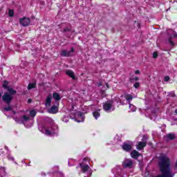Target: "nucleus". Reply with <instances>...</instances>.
Returning <instances> with one entry per match:
<instances>
[{
    "mask_svg": "<svg viewBox=\"0 0 177 177\" xmlns=\"http://www.w3.org/2000/svg\"><path fill=\"white\" fill-rule=\"evenodd\" d=\"M159 169L162 174L158 175L156 177H174L175 173L171 169V159L165 154H160L158 162Z\"/></svg>",
    "mask_w": 177,
    "mask_h": 177,
    "instance_id": "obj_1",
    "label": "nucleus"
},
{
    "mask_svg": "<svg viewBox=\"0 0 177 177\" xmlns=\"http://www.w3.org/2000/svg\"><path fill=\"white\" fill-rule=\"evenodd\" d=\"M87 161L86 159H84L82 162L80 164V167L83 174H87V175L92 176V169L89 165L85 164V162Z\"/></svg>",
    "mask_w": 177,
    "mask_h": 177,
    "instance_id": "obj_2",
    "label": "nucleus"
},
{
    "mask_svg": "<svg viewBox=\"0 0 177 177\" xmlns=\"http://www.w3.org/2000/svg\"><path fill=\"white\" fill-rule=\"evenodd\" d=\"M15 121L16 122H18V124H24L25 127H27V128H30V127H32V124H28V122H30V117L24 115L20 119H18L17 118H14Z\"/></svg>",
    "mask_w": 177,
    "mask_h": 177,
    "instance_id": "obj_3",
    "label": "nucleus"
},
{
    "mask_svg": "<svg viewBox=\"0 0 177 177\" xmlns=\"http://www.w3.org/2000/svg\"><path fill=\"white\" fill-rule=\"evenodd\" d=\"M169 31L171 34H169V37L167 39L168 43L171 46H175L176 44H177V34L172 30H170Z\"/></svg>",
    "mask_w": 177,
    "mask_h": 177,
    "instance_id": "obj_4",
    "label": "nucleus"
},
{
    "mask_svg": "<svg viewBox=\"0 0 177 177\" xmlns=\"http://www.w3.org/2000/svg\"><path fill=\"white\" fill-rule=\"evenodd\" d=\"M40 131L41 132H42V133H44V135H46L47 136H50V135H53V133H56V131H57V126L53 125V127L48 129L44 128Z\"/></svg>",
    "mask_w": 177,
    "mask_h": 177,
    "instance_id": "obj_5",
    "label": "nucleus"
},
{
    "mask_svg": "<svg viewBox=\"0 0 177 177\" xmlns=\"http://www.w3.org/2000/svg\"><path fill=\"white\" fill-rule=\"evenodd\" d=\"M103 109L104 110V111L106 112L114 111L115 108L114 105H113V102L107 101L105 103H104Z\"/></svg>",
    "mask_w": 177,
    "mask_h": 177,
    "instance_id": "obj_6",
    "label": "nucleus"
},
{
    "mask_svg": "<svg viewBox=\"0 0 177 177\" xmlns=\"http://www.w3.org/2000/svg\"><path fill=\"white\" fill-rule=\"evenodd\" d=\"M147 140V137H146V136H143L142 142H138V144L136 145L137 150H142L143 147H146Z\"/></svg>",
    "mask_w": 177,
    "mask_h": 177,
    "instance_id": "obj_7",
    "label": "nucleus"
},
{
    "mask_svg": "<svg viewBox=\"0 0 177 177\" xmlns=\"http://www.w3.org/2000/svg\"><path fill=\"white\" fill-rule=\"evenodd\" d=\"M3 102L9 104L12 100L13 99V95H10L9 93H5L4 95L2 96Z\"/></svg>",
    "mask_w": 177,
    "mask_h": 177,
    "instance_id": "obj_8",
    "label": "nucleus"
},
{
    "mask_svg": "<svg viewBox=\"0 0 177 177\" xmlns=\"http://www.w3.org/2000/svg\"><path fill=\"white\" fill-rule=\"evenodd\" d=\"M30 22L31 20L30 18L24 17L19 19L20 25L23 26V27H27V26H30Z\"/></svg>",
    "mask_w": 177,
    "mask_h": 177,
    "instance_id": "obj_9",
    "label": "nucleus"
},
{
    "mask_svg": "<svg viewBox=\"0 0 177 177\" xmlns=\"http://www.w3.org/2000/svg\"><path fill=\"white\" fill-rule=\"evenodd\" d=\"M73 53H74V48L72 47L70 51L63 50L61 52V56L63 57H69V56H73Z\"/></svg>",
    "mask_w": 177,
    "mask_h": 177,
    "instance_id": "obj_10",
    "label": "nucleus"
},
{
    "mask_svg": "<svg viewBox=\"0 0 177 177\" xmlns=\"http://www.w3.org/2000/svg\"><path fill=\"white\" fill-rule=\"evenodd\" d=\"M133 165V162L131 159H126L123 161L124 168H131Z\"/></svg>",
    "mask_w": 177,
    "mask_h": 177,
    "instance_id": "obj_11",
    "label": "nucleus"
},
{
    "mask_svg": "<svg viewBox=\"0 0 177 177\" xmlns=\"http://www.w3.org/2000/svg\"><path fill=\"white\" fill-rule=\"evenodd\" d=\"M132 142L124 143L122 145V149L124 151H131L132 150Z\"/></svg>",
    "mask_w": 177,
    "mask_h": 177,
    "instance_id": "obj_12",
    "label": "nucleus"
},
{
    "mask_svg": "<svg viewBox=\"0 0 177 177\" xmlns=\"http://www.w3.org/2000/svg\"><path fill=\"white\" fill-rule=\"evenodd\" d=\"M75 117H79V118H80V120L75 119V121H77V122H83L84 118V113H82V112H80V111L76 112Z\"/></svg>",
    "mask_w": 177,
    "mask_h": 177,
    "instance_id": "obj_13",
    "label": "nucleus"
},
{
    "mask_svg": "<svg viewBox=\"0 0 177 177\" xmlns=\"http://www.w3.org/2000/svg\"><path fill=\"white\" fill-rule=\"evenodd\" d=\"M66 74H67V75H68V77H71V78H72V80H77V77H75V73H74V72L71 70H67L66 71Z\"/></svg>",
    "mask_w": 177,
    "mask_h": 177,
    "instance_id": "obj_14",
    "label": "nucleus"
},
{
    "mask_svg": "<svg viewBox=\"0 0 177 177\" xmlns=\"http://www.w3.org/2000/svg\"><path fill=\"white\" fill-rule=\"evenodd\" d=\"M51 104H52V95L50 94L47 96V98L46 100V106L50 107Z\"/></svg>",
    "mask_w": 177,
    "mask_h": 177,
    "instance_id": "obj_15",
    "label": "nucleus"
},
{
    "mask_svg": "<svg viewBox=\"0 0 177 177\" xmlns=\"http://www.w3.org/2000/svg\"><path fill=\"white\" fill-rule=\"evenodd\" d=\"M124 99H126L128 104H131V102H132V99H133V97L130 94H126L124 95Z\"/></svg>",
    "mask_w": 177,
    "mask_h": 177,
    "instance_id": "obj_16",
    "label": "nucleus"
},
{
    "mask_svg": "<svg viewBox=\"0 0 177 177\" xmlns=\"http://www.w3.org/2000/svg\"><path fill=\"white\" fill-rule=\"evenodd\" d=\"M131 156L132 158L137 159L139 157V156H140V153H139V152L138 151L133 150V151H131Z\"/></svg>",
    "mask_w": 177,
    "mask_h": 177,
    "instance_id": "obj_17",
    "label": "nucleus"
},
{
    "mask_svg": "<svg viewBox=\"0 0 177 177\" xmlns=\"http://www.w3.org/2000/svg\"><path fill=\"white\" fill-rule=\"evenodd\" d=\"M48 113L50 114H56V113H57V106H53L50 109H48Z\"/></svg>",
    "mask_w": 177,
    "mask_h": 177,
    "instance_id": "obj_18",
    "label": "nucleus"
},
{
    "mask_svg": "<svg viewBox=\"0 0 177 177\" xmlns=\"http://www.w3.org/2000/svg\"><path fill=\"white\" fill-rule=\"evenodd\" d=\"M100 110H96L93 113V115L95 120H97L98 117H100Z\"/></svg>",
    "mask_w": 177,
    "mask_h": 177,
    "instance_id": "obj_19",
    "label": "nucleus"
},
{
    "mask_svg": "<svg viewBox=\"0 0 177 177\" xmlns=\"http://www.w3.org/2000/svg\"><path fill=\"white\" fill-rule=\"evenodd\" d=\"M53 99H55V100H57V101H59L61 99L60 95H59L58 93H54L53 94Z\"/></svg>",
    "mask_w": 177,
    "mask_h": 177,
    "instance_id": "obj_20",
    "label": "nucleus"
},
{
    "mask_svg": "<svg viewBox=\"0 0 177 177\" xmlns=\"http://www.w3.org/2000/svg\"><path fill=\"white\" fill-rule=\"evenodd\" d=\"M7 91H8L9 95H11V96H12V95L16 94V93H17L16 90H13V88H10V87H8L7 88Z\"/></svg>",
    "mask_w": 177,
    "mask_h": 177,
    "instance_id": "obj_21",
    "label": "nucleus"
},
{
    "mask_svg": "<svg viewBox=\"0 0 177 177\" xmlns=\"http://www.w3.org/2000/svg\"><path fill=\"white\" fill-rule=\"evenodd\" d=\"M37 86V84L35 83H30L28 86V89H32L34 88H35V86Z\"/></svg>",
    "mask_w": 177,
    "mask_h": 177,
    "instance_id": "obj_22",
    "label": "nucleus"
},
{
    "mask_svg": "<svg viewBox=\"0 0 177 177\" xmlns=\"http://www.w3.org/2000/svg\"><path fill=\"white\" fill-rule=\"evenodd\" d=\"M129 104V109L131 110V111H136V106H135L133 104Z\"/></svg>",
    "mask_w": 177,
    "mask_h": 177,
    "instance_id": "obj_23",
    "label": "nucleus"
},
{
    "mask_svg": "<svg viewBox=\"0 0 177 177\" xmlns=\"http://www.w3.org/2000/svg\"><path fill=\"white\" fill-rule=\"evenodd\" d=\"M167 139H170L171 140L175 139V134L169 133L167 135Z\"/></svg>",
    "mask_w": 177,
    "mask_h": 177,
    "instance_id": "obj_24",
    "label": "nucleus"
},
{
    "mask_svg": "<svg viewBox=\"0 0 177 177\" xmlns=\"http://www.w3.org/2000/svg\"><path fill=\"white\" fill-rule=\"evenodd\" d=\"M8 85H9V83H8V81H4L3 83V88H4V89H8L9 88Z\"/></svg>",
    "mask_w": 177,
    "mask_h": 177,
    "instance_id": "obj_25",
    "label": "nucleus"
},
{
    "mask_svg": "<svg viewBox=\"0 0 177 177\" xmlns=\"http://www.w3.org/2000/svg\"><path fill=\"white\" fill-rule=\"evenodd\" d=\"M30 115L34 118V117L37 115V111H35V110H32L30 111Z\"/></svg>",
    "mask_w": 177,
    "mask_h": 177,
    "instance_id": "obj_26",
    "label": "nucleus"
},
{
    "mask_svg": "<svg viewBox=\"0 0 177 177\" xmlns=\"http://www.w3.org/2000/svg\"><path fill=\"white\" fill-rule=\"evenodd\" d=\"M8 16H10V17H13V16H15V11H13V10H9Z\"/></svg>",
    "mask_w": 177,
    "mask_h": 177,
    "instance_id": "obj_27",
    "label": "nucleus"
},
{
    "mask_svg": "<svg viewBox=\"0 0 177 177\" xmlns=\"http://www.w3.org/2000/svg\"><path fill=\"white\" fill-rule=\"evenodd\" d=\"M70 31H71V28L66 27L64 28L63 32H68Z\"/></svg>",
    "mask_w": 177,
    "mask_h": 177,
    "instance_id": "obj_28",
    "label": "nucleus"
},
{
    "mask_svg": "<svg viewBox=\"0 0 177 177\" xmlns=\"http://www.w3.org/2000/svg\"><path fill=\"white\" fill-rule=\"evenodd\" d=\"M68 120H69V118H68V116H64V117L62 118V121H63L64 122H68Z\"/></svg>",
    "mask_w": 177,
    "mask_h": 177,
    "instance_id": "obj_29",
    "label": "nucleus"
},
{
    "mask_svg": "<svg viewBox=\"0 0 177 177\" xmlns=\"http://www.w3.org/2000/svg\"><path fill=\"white\" fill-rule=\"evenodd\" d=\"M140 86V84H139V82H136L133 84V87L136 88V89H138V88H139Z\"/></svg>",
    "mask_w": 177,
    "mask_h": 177,
    "instance_id": "obj_30",
    "label": "nucleus"
},
{
    "mask_svg": "<svg viewBox=\"0 0 177 177\" xmlns=\"http://www.w3.org/2000/svg\"><path fill=\"white\" fill-rule=\"evenodd\" d=\"M158 57V53L154 52V53H153V59H157Z\"/></svg>",
    "mask_w": 177,
    "mask_h": 177,
    "instance_id": "obj_31",
    "label": "nucleus"
},
{
    "mask_svg": "<svg viewBox=\"0 0 177 177\" xmlns=\"http://www.w3.org/2000/svg\"><path fill=\"white\" fill-rule=\"evenodd\" d=\"M10 110H12V107L10 106H7L4 108V111H10Z\"/></svg>",
    "mask_w": 177,
    "mask_h": 177,
    "instance_id": "obj_32",
    "label": "nucleus"
},
{
    "mask_svg": "<svg viewBox=\"0 0 177 177\" xmlns=\"http://www.w3.org/2000/svg\"><path fill=\"white\" fill-rule=\"evenodd\" d=\"M8 160H10L11 161H15V158H13V156H8Z\"/></svg>",
    "mask_w": 177,
    "mask_h": 177,
    "instance_id": "obj_33",
    "label": "nucleus"
},
{
    "mask_svg": "<svg viewBox=\"0 0 177 177\" xmlns=\"http://www.w3.org/2000/svg\"><path fill=\"white\" fill-rule=\"evenodd\" d=\"M54 168L55 169V171H52L53 174H55V172H57V171H59V166H55Z\"/></svg>",
    "mask_w": 177,
    "mask_h": 177,
    "instance_id": "obj_34",
    "label": "nucleus"
},
{
    "mask_svg": "<svg viewBox=\"0 0 177 177\" xmlns=\"http://www.w3.org/2000/svg\"><path fill=\"white\" fill-rule=\"evenodd\" d=\"M165 81L166 82H168V81H169V76H166V77H165Z\"/></svg>",
    "mask_w": 177,
    "mask_h": 177,
    "instance_id": "obj_35",
    "label": "nucleus"
},
{
    "mask_svg": "<svg viewBox=\"0 0 177 177\" xmlns=\"http://www.w3.org/2000/svg\"><path fill=\"white\" fill-rule=\"evenodd\" d=\"M174 169H177V160H176L175 165H174Z\"/></svg>",
    "mask_w": 177,
    "mask_h": 177,
    "instance_id": "obj_36",
    "label": "nucleus"
},
{
    "mask_svg": "<svg viewBox=\"0 0 177 177\" xmlns=\"http://www.w3.org/2000/svg\"><path fill=\"white\" fill-rule=\"evenodd\" d=\"M135 74H140V71L139 70H136L135 71Z\"/></svg>",
    "mask_w": 177,
    "mask_h": 177,
    "instance_id": "obj_37",
    "label": "nucleus"
},
{
    "mask_svg": "<svg viewBox=\"0 0 177 177\" xmlns=\"http://www.w3.org/2000/svg\"><path fill=\"white\" fill-rule=\"evenodd\" d=\"M133 80H134V81H139V77H136L133 78Z\"/></svg>",
    "mask_w": 177,
    "mask_h": 177,
    "instance_id": "obj_38",
    "label": "nucleus"
},
{
    "mask_svg": "<svg viewBox=\"0 0 177 177\" xmlns=\"http://www.w3.org/2000/svg\"><path fill=\"white\" fill-rule=\"evenodd\" d=\"M120 104H122V106H124V104H125V103H124V102H122V101H120Z\"/></svg>",
    "mask_w": 177,
    "mask_h": 177,
    "instance_id": "obj_39",
    "label": "nucleus"
},
{
    "mask_svg": "<svg viewBox=\"0 0 177 177\" xmlns=\"http://www.w3.org/2000/svg\"><path fill=\"white\" fill-rule=\"evenodd\" d=\"M105 85H106V88H110V86L109 85V83H106Z\"/></svg>",
    "mask_w": 177,
    "mask_h": 177,
    "instance_id": "obj_40",
    "label": "nucleus"
},
{
    "mask_svg": "<svg viewBox=\"0 0 177 177\" xmlns=\"http://www.w3.org/2000/svg\"><path fill=\"white\" fill-rule=\"evenodd\" d=\"M28 103H31V99H28Z\"/></svg>",
    "mask_w": 177,
    "mask_h": 177,
    "instance_id": "obj_41",
    "label": "nucleus"
},
{
    "mask_svg": "<svg viewBox=\"0 0 177 177\" xmlns=\"http://www.w3.org/2000/svg\"><path fill=\"white\" fill-rule=\"evenodd\" d=\"M175 114H177V109L174 111Z\"/></svg>",
    "mask_w": 177,
    "mask_h": 177,
    "instance_id": "obj_42",
    "label": "nucleus"
},
{
    "mask_svg": "<svg viewBox=\"0 0 177 177\" xmlns=\"http://www.w3.org/2000/svg\"><path fill=\"white\" fill-rule=\"evenodd\" d=\"M91 176H89L87 174V176H84V177H91Z\"/></svg>",
    "mask_w": 177,
    "mask_h": 177,
    "instance_id": "obj_43",
    "label": "nucleus"
},
{
    "mask_svg": "<svg viewBox=\"0 0 177 177\" xmlns=\"http://www.w3.org/2000/svg\"><path fill=\"white\" fill-rule=\"evenodd\" d=\"M98 86H102V84L100 83V84H98Z\"/></svg>",
    "mask_w": 177,
    "mask_h": 177,
    "instance_id": "obj_44",
    "label": "nucleus"
},
{
    "mask_svg": "<svg viewBox=\"0 0 177 177\" xmlns=\"http://www.w3.org/2000/svg\"><path fill=\"white\" fill-rule=\"evenodd\" d=\"M1 97H2V94H1V93H0V99H1Z\"/></svg>",
    "mask_w": 177,
    "mask_h": 177,
    "instance_id": "obj_45",
    "label": "nucleus"
},
{
    "mask_svg": "<svg viewBox=\"0 0 177 177\" xmlns=\"http://www.w3.org/2000/svg\"><path fill=\"white\" fill-rule=\"evenodd\" d=\"M71 118H73V114H71Z\"/></svg>",
    "mask_w": 177,
    "mask_h": 177,
    "instance_id": "obj_46",
    "label": "nucleus"
},
{
    "mask_svg": "<svg viewBox=\"0 0 177 177\" xmlns=\"http://www.w3.org/2000/svg\"><path fill=\"white\" fill-rule=\"evenodd\" d=\"M5 149H6V150H8V147H5Z\"/></svg>",
    "mask_w": 177,
    "mask_h": 177,
    "instance_id": "obj_47",
    "label": "nucleus"
},
{
    "mask_svg": "<svg viewBox=\"0 0 177 177\" xmlns=\"http://www.w3.org/2000/svg\"><path fill=\"white\" fill-rule=\"evenodd\" d=\"M44 176H45V175H46V174H44Z\"/></svg>",
    "mask_w": 177,
    "mask_h": 177,
    "instance_id": "obj_48",
    "label": "nucleus"
}]
</instances>
